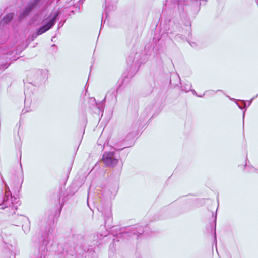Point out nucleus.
I'll list each match as a JSON object with an SVG mask.
<instances>
[{
	"label": "nucleus",
	"mask_w": 258,
	"mask_h": 258,
	"mask_svg": "<svg viewBox=\"0 0 258 258\" xmlns=\"http://www.w3.org/2000/svg\"><path fill=\"white\" fill-rule=\"evenodd\" d=\"M190 91L192 92L193 94L196 95L197 96H198L199 97H202L206 93H208V92H211L212 94H213L214 93V91L211 90V91H209L205 92L202 95H199L197 94V93H196V92L195 91V90L191 89Z\"/></svg>",
	"instance_id": "17"
},
{
	"label": "nucleus",
	"mask_w": 258,
	"mask_h": 258,
	"mask_svg": "<svg viewBox=\"0 0 258 258\" xmlns=\"http://www.w3.org/2000/svg\"><path fill=\"white\" fill-rule=\"evenodd\" d=\"M2 205L4 206H2L1 209H6L7 211L10 213L14 214L20 203L18 199L11 196L9 188L7 187L5 191V197L3 199Z\"/></svg>",
	"instance_id": "2"
},
{
	"label": "nucleus",
	"mask_w": 258,
	"mask_h": 258,
	"mask_svg": "<svg viewBox=\"0 0 258 258\" xmlns=\"http://www.w3.org/2000/svg\"><path fill=\"white\" fill-rule=\"evenodd\" d=\"M112 10H113V9H114V6H112Z\"/></svg>",
	"instance_id": "30"
},
{
	"label": "nucleus",
	"mask_w": 258,
	"mask_h": 258,
	"mask_svg": "<svg viewBox=\"0 0 258 258\" xmlns=\"http://www.w3.org/2000/svg\"><path fill=\"white\" fill-rule=\"evenodd\" d=\"M52 237V233L49 230V233L44 238H39L37 240L36 237H33V249L31 258H45L47 252V244Z\"/></svg>",
	"instance_id": "1"
},
{
	"label": "nucleus",
	"mask_w": 258,
	"mask_h": 258,
	"mask_svg": "<svg viewBox=\"0 0 258 258\" xmlns=\"http://www.w3.org/2000/svg\"><path fill=\"white\" fill-rule=\"evenodd\" d=\"M2 237H3V235L4 234V233L3 232H2Z\"/></svg>",
	"instance_id": "29"
},
{
	"label": "nucleus",
	"mask_w": 258,
	"mask_h": 258,
	"mask_svg": "<svg viewBox=\"0 0 258 258\" xmlns=\"http://www.w3.org/2000/svg\"><path fill=\"white\" fill-rule=\"evenodd\" d=\"M64 24V22H60L58 24V28H61V27H62V26Z\"/></svg>",
	"instance_id": "22"
},
{
	"label": "nucleus",
	"mask_w": 258,
	"mask_h": 258,
	"mask_svg": "<svg viewBox=\"0 0 258 258\" xmlns=\"http://www.w3.org/2000/svg\"><path fill=\"white\" fill-rule=\"evenodd\" d=\"M237 105L240 109H243V108L241 106H240L238 103H237Z\"/></svg>",
	"instance_id": "25"
},
{
	"label": "nucleus",
	"mask_w": 258,
	"mask_h": 258,
	"mask_svg": "<svg viewBox=\"0 0 258 258\" xmlns=\"http://www.w3.org/2000/svg\"><path fill=\"white\" fill-rule=\"evenodd\" d=\"M35 5H29L27 7L25 8L23 13L21 14L23 17L28 14V13L31 11V10L33 9V7Z\"/></svg>",
	"instance_id": "12"
},
{
	"label": "nucleus",
	"mask_w": 258,
	"mask_h": 258,
	"mask_svg": "<svg viewBox=\"0 0 258 258\" xmlns=\"http://www.w3.org/2000/svg\"><path fill=\"white\" fill-rule=\"evenodd\" d=\"M18 215H15L13 217V219H14V225H16V226H19V224H20L21 223H22V222L20 220H18V219H17V216Z\"/></svg>",
	"instance_id": "16"
},
{
	"label": "nucleus",
	"mask_w": 258,
	"mask_h": 258,
	"mask_svg": "<svg viewBox=\"0 0 258 258\" xmlns=\"http://www.w3.org/2000/svg\"><path fill=\"white\" fill-rule=\"evenodd\" d=\"M246 169L249 172H255L257 171L256 168H254L253 167H250L249 166H246Z\"/></svg>",
	"instance_id": "18"
},
{
	"label": "nucleus",
	"mask_w": 258,
	"mask_h": 258,
	"mask_svg": "<svg viewBox=\"0 0 258 258\" xmlns=\"http://www.w3.org/2000/svg\"><path fill=\"white\" fill-rule=\"evenodd\" d=\"M13 18V15L11 14H8L3 19V21L5 23H8Z\"/></svg>",
	"instance_id": "15"
},
{
	"label": "nucleus",
	"mask_w": 258,
	"mask_h": 258,
	"mask_svg": "<svg viewBox=\"0 0 258 258\" xmlns=\"http://www.w3.org/2000/svg\"><path fill=\"white\" fill-rule=\"evenodd\" d=\"M35 5H29L27 7L25 8L23 13L21 14L23 17L28 14V13L31 11V10L33 9V7Z\"/></svg>",
	"instance_id": "13"
},
{
	"label": "nucleus",
	"mask_w": 258,
	"mask_h": 258,
	"mask_svg": "<svg viewBox=\"0 0 258 258\" xmlns=\"http://www.w3.org/2000/svg\"><path fill=\"white\" fill-rule=\"evenodd\" d=\"M105 6H106V7H105L106 14H107V11L111 10V9H110V6H109L107 0H105Z\"/></svg>",
	"instance_id": "20"
},
{
	"label": "nucleus",
	"mask_w": 258,
	"mask_h": 258,
	"mask_svg": "<svg viewBox=\"0 0 258 258\" xmlns=\"http://www.w3.org/2000/svg\"><path fill=\"white\" fill-rule=\"evenodd\" d=\"M108 235V232L107 230H104L103 232H102L100 234H98L96 236V239L95 240L97 241V243L98 242V240H100L102 239L104 237L107 236Z\"/></svg>",
	"instance_id": "11"
},
{
	"label": "nucleus",
	"mask_w": 258,
	"mask_h": 258,
	"mask_svg": "<svg viewBox=\"0 0 258 258\" xmlns=\"http://www.w3.org/2000/svg\"><path fill=\"white\" fill-rule=\"evenodd\" d=\"M8 67L7 63H2L0 64V70H5Z\"/></svg>",
	"instance_id": "19"
},
{
	"label": "nucleus",
	"mask_w": 258,
	"mask_h": 258,
	"mask_svg": "<svg viewBox=\"0 0 258 258\" xmlns=\"http://www.w3.org/2000/svg\"><path fill=\"white\" fill-rule=\"evenodd\" d=\"M143 233H144V231L143 230L142 228L140 227L138 229L137 228H133L132 231L128 234L130 236H132V235L133 236L136 235L137 236V237H138L139 235L142 234Z\"/></svg>",
	"instance_id": "9"
},
{
	"label": "nucleus",
	"mask_w": 258,
	"mask_h": 258,
	"mask_svg": "<svg viewBox=\"0 0 258 258\" xmlns=\"http://www.w3.org/2000/svg\"><path fill=\"white\" fill-rule=\"evenodd\" d=\"M88 103L91 109H93L94 108L96 109V111H95L96 113L99 114L100 112H102L104 106V103L102 101L97 103L96 99L92 97L89 99Z\"/></svg>",
	"instance_id": "5"
},
{
	"label": "nucleus",
	"mask_w": 258,
	"mask_h": 258,
	"mask_svg": "<svg viewBox=\"0 0 258 258\" xmlns=\"http://www.w3.org/2000/svg\"><path fill=\"white\" fill-rule=\"evenodd\" d=\"M243 103H244V105L245 106V105H246V102H245V101H243Z\"/></svg>",
	"instance_id": "28"
},
{
	"label": "nucleus",
	"mask_w": 258,
	"mask_h": 258,
	"mask_svg": "<svg viewBox=\"0 0 258 258\" xmlns=\"http://www.w3.org/2000/svg\"><path fill=\"white\" fill-rule=\"evenodd\" d=\"M117 89L113 88L108 91L106 93V96L104 99L102 100L103 102L104 103L107 98H108V100H110L111 101L116 102L117 101Z\"/></svg>",
	"instance_id": "7"
},
{
	"label": "nucleus",
	"mask_w": 258,
	"mask_h": 258,
	"mask_svg": "<svg viewBox=\"0 0 258 258\" xmlns=\"http://www.w3.org/2000/svg\"><path fill=\"white\" fill-rule=\"evenodd\" d=\"M129 62H132V59H131L130 60L127 59V62L128 63H129Z\"/></svg>",
	"instance_id": "26"
},
{
	"label": "nucleus",
	"mask_w": 258,
	"mask_h": 258,
	"mask_svg": "<svg viewBox=\"0 0 258 258\" xmlns=\"http://www.w3.org/2000/svg\"><path fill=\"white\" fill-rule=\"evenodd\" d=\"M246 110H245V111L243 112V117H244V115H245V112Z\"/></svg>",
	"instance_id": "27"
},
{
	"label": "nucleus",
	"mask_w": 258,
	"mask_h": 258,
	"mask_svg": "<svg viewBox=\"0 0 258 258\" xmlns=\"http://www.w3.org/2000/svg\"><path fill=\"white\" fill-rule=\"evenodd\" d=\"M190 45L192 46V47H195L196 46V44L194 43H192V44H190Z\"/></svg>",
	"instance_id": "24"
},
{
	"label": "nucleus",
	"mask_w": 258,
	"mask_h": 258,
	"mask_svg": "<svg viewBox=\"0 0 258 258\" xmlns=\"http://www.w3.org/2000/svg\"><path fill=\"white\" fill-rule=\"evenodd\" d=\"M217 215L216 214L215 216V222H214V225H215V228H214V234H215V240H216V219Z\"/></svg>",
	"instance_id": "21"
},
{
	"label": "nucleus",
	"mask_w": 258,
	"mask_h": 258,
	"mask_svg": "<svg viewBox=\"0 0 258 258\" xmlns=\"http://www.w3.org/2000/svg\"><path fill=\"white\" fill-rule=\"evenodd\" d=\"M165 5L171 8H174L179 5V0H166Z\"/></svg>",
	"instance_id": "10"
},
{
	"label": "nucleus",
	"mask_w": 258,
	"mask_h": 258,
	"mask_svg": "<svg viewBox=\"0 0 258 258\" xmlns=\"http://www.w3.org/2000/svg\"><path fill=\"white\" fill-rule=\"evenodd\" d=\"M192 87L191 84L189 83L188 84H185L181 86L182 91H184L186 92H189L191 90Z\"/></svg>",
	"instance_id": "14"
},
{
	"label": "nucleus",
	"mask_w": 258,
	"mask_h": 258,
	"mask_svg": "<svg viewBox=\"0 0 258 258\" xmlns=\"http://www.w3.org/2000/svg\"><path fill=\"white\" fill-rule=\"evenodd\" d=\"M118 158L115 152H106L103 155V161L107 166L113 167L118 163Z\"/></svg>",
	"instance_id": "4"
},
{
	"label": "nucleus",
	"mask_w": 258,
	"mask_h": 258,
	"mask_svg": "<svg viewBox=\"0 0 258 258\" xmlns=\"http://www.w3.org/2000/svg\"><path fill=\"white\" fill-rule=\"evenodd\" d=\"M258 96V94L256 95V96L254 97H253V98H252L249 101V103H248V106H249V105H250L251 102H252V101L253 99H254L255 98L257 97Z\"/></svg>",
	"instance_id": "23"
},
{
	"label": "nucleus",
	"mask_w": 258,
	"mask_h": 258,
	"mask_svg": "<svg viewBox=\"0 0 258 258\" xmlns=\"http://www.w3.org/2000/svg\"><path fill=\"white\" fill-rule=\"evenodd\" d=\"M105 216V223L107 224L108 222H112V214L109 208H108L104 211L102 212Z\"/></svg>",
	"instance_id": "8"
},
{
	"label": "nucleus",
	"mask_w": 258,
	"mask_h": 258,
	"mask_svg": "<svg viewBox=\"0 0 258 258\" xmlns=\"http://www.w3.org/2000/svg\"><path fill=\"white\" fill-rule=\"evenodd\" d=\"M16 218L22 222V228L24 233H29L30 230V222L29 219L24 216H17Z\"/></svg>",
	"instance_id": "6"
},
{
	"label": "nucleus",
	"mask_w": 258,
	"mask_h": 258,
	"mask_svg": "<svg viewBox=\"0 0 258 258\" xmlns=\"http://www.w3.org/2000/svg\"><path fill=\"white\" fill-rule=\"evenodd\" d=\"M59 14V13L58 12H55L51 15L50 16V19L47 22V23L39 28L37 33L35 36V37H36L38 35H40L45 32H46L47 30H49L50 28H51L55 24L56 19H57V17Z\"/></svg>",
	"instance_id": "3"
}]
</instances>
